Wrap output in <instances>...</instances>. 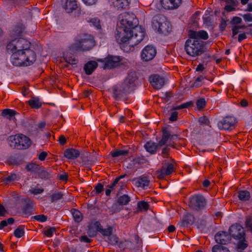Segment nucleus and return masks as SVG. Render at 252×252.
<instances>
[{"mask_svg":"<svg viewBox=\"0 0 252 252\" xmlns=\"http://www.w3.org/2000/svg\"><path fill=\"white\" fill-rule=\"evenodd\" d=\"M121 26L115 32V38L121 48L126 51L125 45L133 47L138 45L145 37V31L138 26V20L133 14L125 13L122 15Z\"/></svg>","mask_w":252,"mask_h":252,"instance_id":"obj_1","label":"nucleus"},{"mask_svg":"<svg viewBox=\"0 0 252 252\" xmlns=\"http://www.w3.org/2000/svg\"><path fill=\"white\" fill-rule=\"evenodd\" d=\"M31 42L26 39L20 38L9 42L6 46L9 53H11L12 64L17 66H30L36 60V55L30 49Z\"/></svg>","mask_w":252,"mask_h":252,"instance_id":"obj_2","label":"nucleus"},{"mask_svg":"<svg viewBox=\"0 0 252 252\" xmlns=\"http://www.w3.org/2000/svg\"><path fill=\"white\" fill-rule=\"evenodd\" d=\"M185 50L190 56H198L206 51L205 43L201 40L188 39L185 43Z\"/></svg>","mask_w":252,"mask_h":252,"instance_id":"obj_3","label":"nucleus"},{"mask_svg":"<svg viewBox=\"0 0 252 252\" xmlns=\"http://www.w3.org/2000/svg\"><path fill=\"white\" fill-rule=\"evenodd\" d=\"M153 27L156 30L162 33H165L169 32L171 31V28L169 22L167 20L166 17L162 14L155 15L152 20Z\"/></svg>","mask_w":252,"mask_h":252,"instance_id":"obj_4","label":"nucleus"},{"mask_svg":"<svg viewBox=\"0 0 252 252\" xmlns=\"http://www.w3.org/2000/svg\"><path fill=\"white\" fill-rule=\"evenodd\" d=\"M9 139L12 143H14L13 145L10 144V146H14V148L18 149H26L29 148L31 144L30 139L22 134L10 136Z\"/></svg>","mask_w":252,"mask_h":252,"instance_id":"obj_5","label":"nucleus"},{"mask_svg":"<svg viewBox=\"0 0 252 252\" xmlns=\"http://www.w3.org/2000/svg\"><path fill=\"white\" fill-rule=\"evenodd\" d=\"M111 92L113 97L116 100H126L130 91L128 90V87L123 84L119 83L112 87Z\"/></svg>","mask_w":252,"mask_h":252,"instance_id":"obj_6","label":"nucleus"},{"mask_svg":"<svg viewBox=\"0 0 252 252\" xmlns=\"http://www.w3.org/2000/svg\"><path fill=\"white\" fill-rule=\"evenodd\" d=\"M94 41L90 35L77 40L74 44V48L78 51H88L94 46Z\"/></svg>","mask_w":252,"mask_h":252,"instance_id":"obj_7","label":"nucleus"},{"mask_svg":"<svg viewBox=\"0 0 252 252\" xmlns=\"http://www.w3.org/2000/svg\"><path fill=\"white\" fill-rule=\"evenodd\" d=\"M162 167L160 170L156 171V175L158 179H163L166 176L171 174L175 170L174 164L168 159L162 161Z\"/></svg>","mask_w":252,"mask_h":252,"instance_id":"obj_8","label":"nucleus"},{"mask_svg":"<svg viewBox=\"0 0 252 252\" xmlns=\"http://www.w3.org/2000/svg\"><path fill=\"white\" fill-rule=\"evenodd\" d=\"M207 201L202 195H195L190 198L189 207L193 210L200 211L204 209Z\"/></svg>","mask_w":252,"mask_h":252,"instance_id":"obj_9","label":"nucleus"},{"mask_svg":"<svg viewBox=\"0 0 252 252\" xmlns=\"http://www.w3.org/2000/svg\"><path fill=\"white\" fill-rule=\"evenodd\" d=\"M17 200L23 204L22 212L25 215L29 216L33 213L34 209L32 203L28 197L19 196L17 197Z\"/></svg>","mask_w":252,"mask_h":252,"instance_id":"obj_10","label":"nucleus"},{"mask_svg":"<svg viewBox=\"0 0 252 252\" xmlns=\"http://www.w3.org/2000/svg\"><path fill=\"white\" fill-rule=\"evenodd\" d=\"M229 231L230 236H232L235 239L240 240L245 238V233L244 229L239 224L236 223L232 225L229 229Z\"/></svg>","mask_w":252,"mask_h":252,"instance_id":"obj_11","label":"nucleus"},{"mask_svg":"<svg viewBox=\"0 0 252 252\" xmlns=\"http://www.w3.org/2000/svg\"><path fill=\"white\" fill-rule=\"evenodd\" d=\"M236 123L235 117L226 116L218 122V126L220 129L228 130L234 127Z\"/></svg>","mask_w":252,"mask_h":252,"instance_id":"obj_12","label":"nucleus"},{"mask_svg":"<svg viewBox=\"0 0 252 252\" xmlns=\"http://www.w3.org/2000/svg\"><path fill=\"white\" fill-rule=\"evenodd\" d=\"M156 54L157 50L156 47L152 45H147L141 52V59L146 62L149 61L153 60Z\"/></svg>","mask_w":252,"mask_h":252,"instance_id":"obj_13","label":"nucleus"},{"mask_svg":"<svg viewBox=\"0 0 252 252\" xmlns=\"http://www.w3.org/2000/svg\"><path fill=\"white\" fill-rule=\"evenodd\" d=\"M121 59L119 56L109 55L104 59V69H112L118 66L120 64Z\"/></svg>","mask_w":252,"mask_h":252,"instance_id":"obj_14","label":"nucleus"},{"mask_svg":"<svg viewBox=\"0 0 252 252\" xmlns=\"http://www.w3.org/2000/svg\"><path fill=\"white\" fill-rule=\"evenodd\" d=\"M149 81L152 86L157 90L160 89L164 85V78L157 74L150 76Z\"/></svg>","mask_w":252,"mask_h":252,"instance_id":"obj_15","label":"nucleus"},{"mask_svg":"<svg viewBox=\"0 0 252 252\" xmlns=\"http://www.w3.org/2000/svg\"><path fill=\"white\" fill-rule=\"evenodd\" d=\"M216 242L221 245H226L230 242L231 236L227 232L221 231L218 232L215 236Z\"/></svg>","mask_w":252,"mask_h":252,"instance_id":"obj_16","label":"nucleus"},{"mask_svg":"<svg viewBox=\"0 0 252 252\" xmlns=\"http://www.w3.org/2000/svg\"><path fill=\"white\" fill-rule=\"evenodd\" d=\"M136 79V73L135 72H131L128 74L124 82L121 83L128 87V90L131 92L135 86V82Z\"/></svg>","mask_w":252,"mask_h":252,"instance_id":"obj_17","label":"nucleus"},{"mask_svg":"<svg viewBox=\"0 0 252 252\" xmlns=\"http://www.w3.org/2000/svg\"><path fill=\"white\" fill-rule=\"evenodd\" d=\"M135 185L143 189H147L150 185V181L148 177L144 176H141L133 180Z\"/></svg>","mask_w":252,"mask_h":252,"instance_id":"obj_18","label":"nucleus"},{"mask_svg":"<svg viewBox=\"0 0 252 252\" xmlns=\"http://www.w3.org/2000/svg\"><path fill=\"white\" fill-rule=\"evenodd\" d=\"M160 3L165 9H170L179 7L182 0H160Z\"/></svg>","mask_w":252,"mask_h":252,"instance_id":"obj_19","label":"nucleus"},{"mask_svg":"<svg viewBox=\"0 0 252 252\" xmlns=\"http://www.w3.org/2000/svg\"><path fill=\"white\" fill-rule=\"evenodd\" d=\"M63 7L65 11L68 13H72L78 8L77 2L76 0H66Z\"/></svg>","mask_w":252,"mask_h":252,"instance_id":"obj_20","label":"nucleus"},{"mask_svg":"<svg viewBox=\"0 0 252 252\" xmlns=\"http://www.w3.org/2000/svg\"><path fill=\"white\" fill-rule=\"evenodd\" d=\"M113 6L118 9L126 8L129 4L130 0H109Z\"/></svg>","mask_w":252,"mask_h":252,"instance_id":"obj_21","label":"nucleus"},{"mask_svg":"<svg viewBox=\"0 0 252 252\" xmlns=\"http://www.w3.org/2000/svg\"><path fill=\"white\" fill-rule=\"evenodd\" d=\"M80 154V152L78 150L73 148L67 149L64 152V156L70 159L77 158L79 157Z\"/></svg>","mask_w":252,"mask_h":252,"instance_id":"obj_22","label":"nucleus"},{"mask_svg":"<svg viewBox=\"0 0 252 252\" xmlns=\"http://www.w3.org/2000/svg\"><path fill=\"white\" fill-rule=\"evenodd\" d=\"M97 63L95 61L88 62L84 66V69L87 75L91 74L97 66Z\"/></svg>","mask_w":252,"mask_h":252,"instance_id":"obj_23","label":"nucleus"},{"mask_svg":"<svg viewBox=\"0 0 252 252\" xmlns=\"http://www.w3.org/2000/svg\"><path fill=\"white\" fill-rule=\"evenodd\" d=\"M16 114H18V113L15 110L10 109H4L1 112L2 117L11 121L15 120V116Z\"/></svg>","mask_w":252,"mask_h":252,"instance_id":"obj_24","label":"nucleus"},{"mask_svg":"<svg viewBox=\"0 0 252 252\" xmlns=\"http://www.w3.org/2000/svg\"><path fill=\"white\" fill-rule=\"evenodd\" d=\"M194 218L191 214H189L185 216L183 220L180 221V226L188 227L192 224L194 222Z\"/></svg>","mask_w":252,"mask_h":252,"instance_id":"obj_25","label":"nucleus"},{"mask_svg":"<svg viewBox=\"0 0 252 252\" xmlns=\"http://www.w3.org/2000/svg\"><path fill=\"white\" fill-rule=\"evenodd\" d=\"M162 138L158 144L159 148L165 145L171 136L170 132L167 128L162 129Z\"/></svg>","mask_w":252,"mask_h":252,"instance_id":"obj_26","label":"nucleus"},{"mask_svg":"<svg viewBox=\"0 0 252 252\" xmlns=\"http://www.w3.org/2000/svg\"><path fill=\"white\" fill-rule=\"evenodd\" d=\"M144 147L147 152L152 154H155L157 150L159 148L158 144L152 141L147 142L144 145Z\"/></svg>","mask_w":252,"mask_h":252,"instance_id":"obj_27","label":"nucleus"},{"mask_svg":"<svg viewBox=\"0 0 252 252\" xmlns=\"http://www.w3.org/2000/svg\"><path fill=\"white\" fill-rule=\"evenodd\" d=\"M129 151L126 150H116L110 152L113 158L126 157L128 156Z\"/></svg>","mask_w":252,"mask_h":252,"instance_id":"obj_28","label":"nucleus"},{"mask_svg":"<svg viewBox=\"0 0 252 252\" xmlns=\"http://www.w3.org/2000/svg\"><path fill=\"white\" fill-rule=\"evenodd\" d=\"M28 103L31 107L33 109H38L42 105L39 98L37 97H32L31 99L29 100Z\"/></svg>","mask_w":252,"mask_h":252,"instance_id":"obj_29","label":"nucleus"},{"mask_svg":"<svg viewBox=\"0 0 252 252\" xmlns=\"http://www.w3.org/2000/svg\"><path fill=\"white\" fill-rule=\"evenodd\" d=\"M41 166L34 163H30L26 166V169L31 172L37 174Z\"/></svg>","mask_w":252,"mask_h":252,"instance_id":"obj_30","label":"nucleus"},{"mask_svg":"<svg viewBox=\"0 0 252 252\" xmlns=\"http://www.w3.org/2000/svg\"><path fill=\"white\" fill-rule=\"evenodd\" d=\"M38 177L42 179H48L50 177V173L47 172L45 168L41 166L40 170H39L37 173Z\"/></svg>","mask_w":252,"mask_h":252,"instance_id":"obj_31","label":"nucleus"},{"mask_svg":"<svg viewBox=\"0 0 252 252\" xmlns=\"http://www.w3.org/2000/svg\"><path fill=\"white\" fill-rule=\"evenodd\" d=\"M238 198L243 201L249 200L250 198V193L247 190H240L238 192Z\"/></svg>","mask_w":252,"mask_h":252,"instance_id":"obj_32","label":"nucleus"},{"mask_svg":"<svg viewBox=\"0 0 252 252\" xmlns=\"http://www.w3.org/2000/svg\"><path fill=\"white\" fill-rule=\"evenodd\" d=\"M130 201V197L127 194L120 196L117 200L118 203L121 205H127Z\"/></svg>","mask_w":252,"mask_h":252,"instance_id":"obj_33","label":"nucleus"},{"mask_svg":"<svg viewBox=\"0 0 252 252\" xmlns=\"http://www.w3.org/2000/svg\"><path fill=\"white\" fill-rule=\"evenodd\" d=\"M17 179V175L15 173L11 174L7 177L4 178L2 179V182L4 184H9L11 182L14 181Z\"/></svg>","mask_w":252,"mask_h":252,"instance_id":"obj_34","label":"nucleus"},{"mask_svg":"<svg viewBox=\"0 0 252 252\" xmlns=\"http://www.w3.org/2000/svg\"><path fill=\"white\" fill-rule=\"evenodd\" d=\"M212 252H230L229 250L220 245H216L213 247Z\"/></svg>","mask_w":252,"mask_h":252,"instance_id":"obj_35","label":"nucleus"},{"mask_svg":"<svg viewBox=\"0 0 252 252\" xmlns=\"http://www.w3.org/2000/svg\"><path fill=\"white\" fill-rule=\"evenodd\" d=\"M72 214L73 218L76 222H80L82 220V216L81 213L77 210L73 209L72 210Z\"/></svg>","mask_w":252,"mask_h":252,"instance_id":"obj_36","label":"nucleus"},{"mask_svg":"<svg viewBox=\"0 0 252 252\" xmlns=\"http://www.w3.org/2000/svg\"><path fill=\"white\" fill-rule=\"evenodd\" d=\"M63 194L62 192H56L50 196L51 202L57 201L58 200L63 198Z\"/></svg>","mask_w":252,"mask_h":252,"instance_id":"obj_37","label":"nucleus"},{"mask_svg":"<svg viewBox=\"0 0 252 252\" xmlns=\"http://www.w3.org/2000/svg\"><path fill=\"white\" fill-rule=\"evenodd\" d=\"M240 239L237 245V249L239 252L245 250L248 246L247 242L244 239Z\"/></svg>","mask_w":252,"mask_h":252,"instance_id":"obj_38","label":"nucleus"},{"mask_svg":"<svg viewBox=\"0 0 252 252\" xmlns=\"http://www.w3.org/2000/svg\"><path fill=\"white\" fill-rule=\"evenodd\" d=\"M24 226L20 225L15 230L14 235L17 238H20L24 235Z\"/></svg>","mask_w":252,"mask_h":252,"instance_id":"obj_39","label":"nucleus"},{"mask_svg":"<svg viewBox=\"0 0 252 252\" xmlns=\"http://www.w3.org/2000/svg\"><path fill=\"white\" fill-rule=\"evenodd\" d=\"M138 209L139 211H147L149 209V205L147 202L141 201L138 202L137 204Z\"/></svg>","mask_w":252,"mask_h":252,"instance_id":"obj_40","label":"nucleus"},{"mask_svg":"<svg viewBox=\"0 0 252 252\" xmlns=\"http://www.w3.org/2000/svg\"><path fill=\"white\" fill-rule=\"evenodd\" d=\"M205 78V77L202 75H200L199 76H198L195 79V81L193 83L192 87H196V88H198V87H201L203 84V81L204 80V79Z\"/></svg>","mask_w":252,"mask_h":252,"instance_id":"obj_41","label":"nucleus"},{"mask_svg":"<svg viewBox=\"0 0 252 252\" xmlns=\"http://www.w3.org/2000/svg\"><path fill=\"white\" fill-rule=\"evenodd\" d=\"M196 104L198 109L201 110L205 107L206 105V101L205 98H200L197 100Z\"/></svg>","mask_w":252,"mask_h":252,"instance_id":"obj_42","label":"nucleus"},{"mask_svg":"<svg viewBox=\"0 0 252 252\" xmlns=\"http://www.w3.org/2000/svg\"><path fill=\"white\" fill-rule=\"evenodd\" d=\"M133 162L134 164H144L146 162V159L143 156H138L133 159Z\"/></svg>","mask_w":252,"mask_h":252,"instance_id":"obj_43","label":"nucleus"},{"mask_svg":"<svg viewBox=\"0 0 252 252\" xmlns=\"http://www.w3.org/2000/svg\"><path fill=\"white\" fill-rule=\"evenodd\" d=\"M14 222V219L13 218H8L7 220H3L0 222L1 229L8 224H12Z\"/></svg>","mask_w":252,"mask_h":252,"instance_id":"obj_44","label":"nucleus"},{"mask_svg":"<svg viewBox=\"0 0 252 252\" xmlns=\"http://www.w3.org/2000/svg\"><path fill=\"white\" fill-rule=\"evenodd\" d=\"M99 232L103 235L110 236L112 233V228L111 226L108 227L106 229H99Z\"/></svg>","mask_w":252,"mask_h":252,"instance_id":"obj_45","label":"nucleus"},{"mask_svg":"<svg viewBox=\"0 0 252 252\" xmlns=\"http://www.w3.org/2000/svg\"><path fill=\"white\" fill-rule=\"evenodd\" d=\"M193 105L191 101L187 102L185 103H183L179 106H175L173 107V110H180L186 108H188Z\"/></svg>","mask_w":252,"mask_h":252,"instance_id":"obj_46","label":"nucleus"},{"mask_svg":"<svg viewBox=\"0 0 252 252\" xmlns=\"http://www.w3.org/2000/svg\"><path fill=\"white\" fill-rule=\"evenodd\" d=\"M246 227L248 231L252 233V217H248L245 221Z\"/></svg>","mask_w":252,"mask_h":252,"instance_id":"obj_47","label":"nucleus"},{"mask_svg":"<svg viewBox=\"0 0 252 252\" xmlns=\"http://www.w3.org/2000/svg\"><path fill=\"white\" fill-rule=\"evenodd\" d=\"M104 189L103 186L101 183L97 184L94 187V190L91 193L94 192L95 194H98L101 193Z\"/></svg>","mask_w":252,"mask_h":252,"instance_id":"obj_48","label":"nucleus"},{"mask_svg":"<svg viewBox=\"0 0 252 252\" xmlns=\"http://www.w3.org/2000/svg\"><path fill=\"white\" fill-rule=\"evenodd\" d=\"M109 242L111 245H116L118 244L119 238L115 235H111L108 237Z\"/></svg>","mask_w":252,"mask_h":252,"instance_id":"obj_49","label":"nucleus"},{"mask_svg":"<svg viewBox=\"0 0 252 252\" xmlns=\"http://www.w3.org/2000/svg\"><path fill=\"white\" fill-rule=\"evenodd\" d=\"M32 219L36 220L39 222H45L47 220V218L44 215H39L34 216L32 217Z\"/></svg>","mask_w":252,"mask_h":252,"instance_id":"obj_50","label":"nucleus"},{"mask_svg":"<svg viewBox=\"0 0 252 252\" xmlns=\"http://www.w3.org/2000/svg\"><path fill=\"white\" fill-rule=\"evenodd\" d=\"M198 32L190 30L189 32V38L188 39L201 40L198 38Z\"/></svg>","mask_w":252,"mask_h":252,"instance_id":"obj_51","label":"nucleus"},{"mask_svg":"<svg viewBox=\"0 0 252 252\" xmlns=\"http://www.w3.org/2000/svg\"><path fill=\"white\" fill-rule=\"evenodd\" d=\"M198 122L201 125L209 126L210 124L209 119L205 116L200 117L198 119Z\"/></svg>","mask_w":252,"mask_h":252,"instance_id":"obj_52","label":"nucleus"},{"mask_svg":"<svg viewBox=\"0 0 252 252\" xmlns=\"http://www.w3.org/2000/svg\"><path fill=\"white\" fill-rule=\"evenodd\" d=\"M208 34L207 32L205 31H200L198 32V38H201L204 40L208 39Z\"/></svg>","mask_w":252,"mask_h":252,"instance_id":"obj_53","label":"nucleus"},{"mask_svg":"<svg viewBox=\"0 0 252 252\" xmlns=\"http://www.w3.org/2000/svg\"><path fill=\"white\" fill-rule=\"evenodd\" d=\"M56 228L54 227H50V228L44 231V234L48 237H51L53 236L54 232H55Z\"/></svg>","mask_w":252,"mask_h":252,"instance_id":"obj_54","label":"nucleus"},{"mask_svg":"<svg viewBox=\"0 0 252 252\" xmlns=\"http://www.w3.org/2000/svg\"><path fill=\"white\" fill-rule=\"evenodd\" d=\"M7 163L10 165H17L19 162L16 158L10 157L7 159Z\"/></svg>","mask_w":252,"mask_h":252,"instance_id":"obj_55","label":"nucleus"},{"mask_svg":"<svg viewBox=\"0 0 252 252\" xmlns=\"http://www.w3.org/2000/svg\"><path fill=\"white\" fill-rule=\"evenodd\" d=\"M227 26L226 21L223 18H221L220 24L219 26L220 30L221 32H224L225 30L226 27Z\"/></svg>","mask_w":252,"mask_h":252,"instance_id":"obj_56","label":"nucleus"},{"mask_svg":"<svg viewBox=\"0 0 252 252\" xmlns=\"http://www.w3.org/2000/svg\"><path fill=\"white\" fill-rule=\"evenodd\" d=\"M244 21L246 22H252V14L250 13H247L242 15Z\"/></svg>","mask_w":252,"mask_h":252,"instance_id":"obj_57","label":"nucleus"},{"mask_svg":"<svg viewBox=\"0 0 252 252\" xmlns=\"http://www.w3.org/2000/svg\"><path fill=\"white\" fill-rule=\"evenodd\" d=\"M90 22L97 29H99L101 28V26L99 23V20L97 18H93L90 20Z\"/></svg>","mask_w":252,"mask_h":252,"instance_id":"obj_58","label":"nucleus"},{"mask_svg":"<svg viewBox=\"0 0 252 252\" xmlns=\"http://www.w3.org/2000/svg\"><path fill=\"white\" fill-rule=\"evenodd\" d=\"M242 19L240 17H237V16H235V17H233V18L231 20L230 23L232 25H237V24H240L242 22Z\"/></svg>","mask_w":252,"mask_h":252,"instance_id":"obj_59","label":"nucleus"},{"mask_svg":"<svg viewBox=\"0 0 252 252\" xmlns=\"http://www.w3.org/2000/svg\"><path fill=\"white\" fill-rule=\"evenodd\" d=\"M79 240L81 242L90 243L92 241V240L89 238L86 235H83L79 238Z\"/></svg>","mask_w":252,"mask_h":252,"instance_id":"obj_60","label":"nucleus"},{"mask_svg":"<svg viewBox=\"0 0 252 252\" xmlns=\"http://www.w3.org/2000/svg\"><path fill=\"white\" fill-rule=\"evenodd\" d=\"M178 112L177 111H174L171 113V116L169 118V120L172 122L176 121L178 118Z\"/></svg>","mask_w":252,"mask_h":252,"instance_id":"obj_61","label":"nucleus"},{"mask_svg":"<svg viewBox=\"0 0 252 252\" xmlns=\"http://www.w3.org/2000/svg\"><path fill=\"white\" fill-rule=\"evenodd\" d=\"M96 231L94 230L91 226H90L88 230V234L91 237H94L96 235Z\"/></svg>","mask_w":252,"mask_h":252,"instance_id":"obj_62","label":"nucleus"},{"mask_svg":"<svg viewBox=\"0 0 252 252\" xmlns=\"http://www.w3.org/2000/svg\"><path fill=\"white\" fill-rule=\"evenodd\" d=\"M66 62L71 64H76L78 62L76 59L72 57L66 58Z\"/></svg>","mask_w":252,"mask_h":252,"instance_id":"obj_63","label":"nucleus"},{"mask_svg":"<svg viewBox=\"0 0 252 252\" xmlns=\"http://www.w3.org/2000/svg\"><path fill=\"white\" fill-rule=\"evenodd\" d=\"M47 155H48V154H47V152H42L38 155V158L41 161H43L45 159Z\"/></svg>","mask_w":252,"mask_h":252,"instance_id":"obj_64","label":"nucleus"}]
</instances>
